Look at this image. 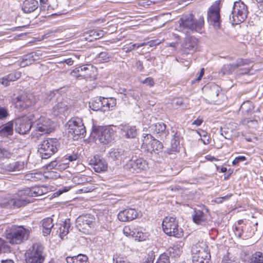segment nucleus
<instances>
[{"label": "nucleus", "mask_w": 263, "mask_h": 263, "mask_svg": "<svg viewBox=\"0 0 263 263\" xmlns=\"http://www.w3.org/2000/svg\"><path fill=\"white\" fill-rule=\"evenodd\" d=\"M44 192L40 187L32 188H26L18 191L16 196L10 199L8 201L9 205L12 206L13 208H17L26 205L30 202V198L31 197H36L42 195Z\"/></svg>", "instance_id": "1"}, {"label": "nucleus", "mask_w": 263, "mask_h": 263, "mask_svg": "<svg viewBox=\"0 0 263 263\" xmlns=\"http://www.w3.org/2000/svg\"><path fill=\"white\" fill-rule=\"evenodd\" d=\"M42 232L44 236L49 235L53 230V233L55 231L57 233H59L60 237L63 239L64 236L69 233V229L70 227V219H66L61 223L56 224L54 226L53 223V219L51 218L48 217L44 219L42 221Z\"/></svg>", "instance_id": "2"}, {"label": "nucleus", "mask_w": 263, "mask_h": 263, "mask_svg": "<svg viewBox=\"0 0 263 263\" xmlns=\"http://www.w3.org/2000/svg\"><path fill=\"white\" fill-rule=\"evenodd\" d=\"M204 25L203 17H200L198 20L194 18L192 14L181 17L179 20V28L181 31L188 33L189 31L199 32Z\"/></svg>", "instance_id": "3"}, {"label": "nucleus", "mask_w": 263, "mask_h": 263, "mask_svg": "<svg viewBox=\"0 0 263 263\" xmlns=\"http://www.w3.org/2000/svg\"><path fill=\"white\" fill-rule=\"evenodd\" d=\"M198 47V40L194 36H189L184 39V42L181 45V53L182 58H179L177 60L179 62L184 63V66H188L190 65V62L185 61H182L183 58H187L188 55H192L195 53Z\"/></svg>", "instance_id": "4"}, {"label": "nucleus", "mask_w": 263, "mask_h": 263, "mask_svg": "<svg viewBox=\"0 0 263 263\" xmlns=\"http://www.w3.org/2000/svg\"><path fill=\"white\" fill-rule=\"evenodd\" d=\"M27 263H43L45 258L44 248L40 243H34L25 253Z\"/></svg>", "instance_id": "5"}, {"label": "nucleus", "mask_w": 263, "mask_h": 263, "mask_svg": "<svg viewBox=\"0 0 263 263\" xmlns=\"http://www.w3.org/2000/svg\"><path fill=\"white\" fill-rule=\"evenodd\" d=\"M248 13L247 6L242 2H235L230 15V21L233 25L239 24L245 21Z\"/></svg>", "instance_id": "6"}, {"label": "nucleus", "mask_w": 263, "mask_h": 263, "mask_svg": "<svg viewBox=\"0 0 263 263\" xmlns=\"http://www.w3.org/2000/svg\"><path fill=\"white\" fill-rule=\"evenodd\" d=\"M6 237L12 245L21 243L27 239L28 233L22 226H12L6 231Z\"/></svg>", "instance_id": "7"}, {"label": "nucleus", "mask_w": 263, "mask_h": 263, "mask_svg": "<svg viewBox=\"0 0 263 263\" xmlns=\"http://www.w3.org/2000/svg\"><path fill=\"white\" fill-rule=\"evenodd\" d=\"M59 141L57 139L47 138L39 145L38 152L42 159H47L53 155L58 150Z\"/></svg>", "instance_id": "8"}, {"label": "nucleus", "mask_w": 263, "mask_h": 263, "mask_svg": "<svg viewBox=\"0 0 263 263\" xmlns=\"http://www.w3.org/2000/svg\"><path fill=\"white\" fill-rule=\"evenodd\" d=\"M67 131L69 136L74 140L84 137L86 134L85 127L81 119L77 118L71 119L67 123Z\"/></svg>", "instance_id": "9"}, {"label": "nucleus", "mask_w": 263, "mask_h": 263, "mask_svg": "<svg viewBox=\"0 0 263 263\" xmlns=\"http://www.w3.org/2000/svg\"><path fill=\"white\" fill-rule=\"evenodd\" d=\"M162 225L164 232L169 236L180 238L183 235L182 229L178 228V221L175 217H165Z\"/></svg>", "instance_id": "10"}, {"label": "nucleus", "mask_w": 263, "mask_h": 263, "mask_svg": "<svg viewBox=\"0 0 263 263\" xmlns=\"http://www.w3.org/2000/svg\"><path fill=\"white\" fill-rule=\"evenodd\" d=\"M95 220L94 216L90 214L80 215L76 219V227L80 231L88 232L89 229L94 227Z\"/></svg>", "instance_id": "11"}, {"label": "nucleus", "mask_w": 263, "mask_h": 263, "mask_svg": "<svg viewBox=\"0 0 263 263\" xmlns=\"http://www.w3.org/2000/svg\"><path fill=\"white\" fill-rule=\"evenodd\" d=\"M96 68L92 65H82L76 68L70 72V75L73 77L79 78H90L95 76Z\"/></svg>", "instance_id": "12"}, {"label": "nucleus", "mask_w": 263, "mask_h": 263, "mask_svg": "<svg viewBox=\"0 0 263 263\" xmlns=\"http://www.w3.org/2000/svg\"><path fill=\"white\" fill-rule=\"evenodd\" d=\"M124 167L130 173H137L145 171L148 168V163L141 158L132 159L126 163Z\"/></svg>", "instance_id": "13"}, {"label": "nucleus", "mask_w": 263, "mask_h": 263, "mask_svg": "<svg viewBox=\"0 0 263 263\" xmlns=\"http://www.w3.org/2000/svg\"><path fill=\"white\" fill-rule=\"evenodd\" d=\"M142 146L148 152L158 153L163 148V144L159 141L154 138L151 135H147L143 140Z\"/></svg>", "instance_id": "14"}, {"label": "nucleus", "mask_w": 263, "mask_h": 263, "mask_svg": "<svg viewBox=\"0 0 263 263\" xmlns=\"http://www.w3.org/2000/svg\"><path fill=\"white\" fill-rule=\"evenodd\" d=\"M97 135L100 142L106 144L114 139L115 131L110 127H99L97 129Z\"/></svg>", "instance_id": "15"}, {"label": "nucleus", "mask_w": 263, "mask_h": 263, "mask_svg": "<svg viewBox=\"0 0 263 263\" xmlns=\"http://www.w3.org/2000/svg\"><path fill=\"white\" fill-rule=\"evenodd\" d=\"M220 9L218 4L212 5L208 11V21L215 29L220 27Z\"/></svg>", "instance_id": "16"}, {"label": "nucleus", "mask_w": 263, "mask_h": 263, "mask_svg": "<svg viewBox=\"0 0 263 263\" xmlns=\"http://www.w3.org/2000/svg\"><path fill=\"white\" fill-rule=\"evenodd\" d=\"M192 252L193 263H209L211 256L210 253L205 249L196 246L192 249Z\"/></svg>", "instance_id": "17"}, {"label": "nucleus", "mask_w": 263, "mask_h": 263, "mask_svg": "<svg viewBox=\"0 0 263 263\" xmlns=\"http://www.w3.org/2000/svg\"><path fill=\"white\" fill-rule=\"evenodd\" d=\"M33 126L31 122L27 117H23L15 120V130L20 134H25Z\"/></svg>", "instance_id": "18"}, {"label": "nucleus", "mask_w": 263, "mask_h": 263, "mask_svg": "<svg viewBox=\"0 0 263 263\" xmlns=\"http://www.w3.org/2000/svg\"><path fill=\"white\" fill-rule=\"evenodd\" d=\"M35 124V130L42 133L48 134L53 130V123L50 119L44 117H41Z\"/></svg>", "instance_id": "19"}, {"label": "nucleus", "mask_w": 263, "mask_h": 263, "mask_svg": "<svg viewBox=\"0 0 263 263\" xmlns=\"http://www.w3.org/2000/svg\"><path fill=\"white\" fill-rule=\"evenodd\" d=\"M51 109V113L54 116L61 117L62 116H66L69 112L70 105L65 101H58Z\"/></svg>", "instance_id": "20"}, {"label": "nucleus", "mask_w": 263, "mask_h": 263, "mask_svg": "<svg viewBox=\"0 0 263 263\" xmlns=\"http://www.w3.org/2000/svg\"><path fill=\"white\" fill-rule=\"evenodd\" d=\"M138 216V213L135 209L129 208L121 211L118 214V219L123 222L132 221Z\"/></svg>", "instance_id": "21"}, {"label": "nucleus", "mask_w": 263, "mask_h": 263, "mask_svg": "<svg viewBox=\"0 0 263 263\" xmlns=\"http://www.w3.org/2000/svg\"><path fill=\"white\" fill-rule=\"evenodd\" d=\"M109 156L113 160H124L129 156V151L123 148H112L109 152Z\"/></svg>", "instance_id": "22"}, {"label": "nucleus", "mask_w": 263, "mask_h": 263, "mask_svg": "<svg viewBox=\"0 0 263 263\" xmlns=\"http://www.w3.org/2000/svg\"><path fill=\"white\" fill-rule=\"evenodd\" d=\"M15 107L20 111L29 107L31 105V101L26 95H21L13 99Z\"/></svg>", "instance_id": "23"}, {"label": "nucleus", "mask_w": 263, "mask_h": 263, "mask_svg": "<svg viewBox=\"0 0 263 263\" xmlns=\"http://www.w3.org/2000/svg\"><path fill=\"white\" fill-rule=\"evenodd\" d=\"M17 148L9 147L7 148L0 147V160L15 158L18 154Z\"/></svg>", "instance_id": "24"}, {"label": "nucleus", "mask_w": 263, "mask_h": 263, "mask_svg": "<svg viewBox=\"0 0 263 263\" xmlns=\"http://www.w3.org/2000/svg\"><path fill=\"white\" fill-rule=\"evenodd\" d=\"M22 75L20 71H15L0 78V84L7 87L10 85V83L18 79Z\"/></svg>", "instance_id": "25"}, {"label": "nucleus", "mask_w": 263, "mask_h": 263, "mask_svg": "<svg viewBox=\"0 0 263 263\" xmlns=\"http://www.w3.org/2000/svg\"><path fill=\"white\" fill-rule=\"evenodd\" d=\"M206 95L208 99L212 102L218 103V97L219 94V87L215 84L211 85L206 91Z\"/></svg>", "instance_id": "26"}, {"label": "nucleus", "mask_w": 263, "mask_h": 263, "mask_svg": "<svg viewBox=\"0 0 263 263\" xmlns=\"http://www.w3.org/2000/svg\"><path fill=\"white\" fill-rule=\"evenodd\" d=\"M193 221L197 224L204 226L206 222L207 216L200 210H195L192 215Z\"/></svg>", "instance_id": "27"}, {"label": "nucleus", "mask_w": 263, "mask_h": 263, "mask_svg": "<svg viewBox=\"0 0 263 263\" xmlns=\"http://www.w3.org/2000/svg\"><path fill=\"white\" fill-rule=\"evenodd\" d=\"M172 133H174V135L171 141V148L168 152L169 154L177 152L180 147V134L174 130H173Z\"/></svg>", "instance_id": "28"}, {"label": "nucleus", "mask_w": 263, "mask_h": 263, "mask_svg": "<svg viewBox=\"0 0 263 263\" xmlns=\"http://www.w3.org/2000/svg\"><path fill=\"white\" fill-rule=\"evenodd\" d=\"M120 129L124 133L125 137L126 138H135L137 135V129L135 126H130L129 125H121Z\"/></svg>", "instance_id": "29"}, {"label": "nucleus", "mask_w": 263, "mask_h": 263, "mask_svg": "<svg viewBox=\"0 0 263 263\" xmlns=\"http://www.w3.org/2000/svg\"><path fill=\"white\" fill-rule=\"evenodd\" d=\"M5 171L15 172L23 170L24 168V162L23 161H16L6 164L4 166Z\"/></svg>", "instance_id": "30"}, {"label": "nucleus", "mask_w": 263, "mask_h": 263, "mask_svg": "<svg viewBox=\"0 0 263 263\" xmlns=\"http://www.w3.org/2000/svg\"><path fill=\"white\" fill-rule=\"evenodd\" d=\"M38 7V2L36 0H25L23 3L22 10L25 13H31Z\"/></svg>", "instance_id": "31"}, {"label": "nucleus", "mask_w": 263, "mask_h": 263, "mask_svg": "<svg viewBox=\"0 0 263 263\" xmlns=\"http://www.w3.org/2000/svg\"><path fill=\"white\" fill-rule=\"evenodd\" d=\"M101 100L102 109L103 111L112 110L117 104L116 99L112 97L109 98H101Z\"/></svg>", "instance_id": "32"}, {"label": "nucleus", "mask_w": 263, "mask_h": 263, "mask_svg": "<svg viewBox=\"0 0 263 263\" xmlns=\"http://www.w3.org/2000/svg\"><path fill=\"white\" fill-rule=\"evenodd\" d=\"M149 128L154 133L163 134H164L165 136H167L168 134V132L166 130V125L162 122L153 124L149 127Z\"/></svg>", "instance_id": "33"}, {"label": "nucleus", "mask_w": 263, "mask_h": 263, "mask_svg": "<svg viewBox=\"0 0 263 263\" xmlns=\"http://www.w3.org/2000/svg\"><path fill=\"white\" fill-rule=\"evenodd\" d=\"M65 260L67 263H86L88 257L85 255L79 254L76 256H67Z\"/></svg>", "instance_id": "34"}, {"label": "nucleus", "mask_w": 263, "mask_h": 263, "mask_svg": "<svg viewBox=\"0 0 263 263\" xmlns=\"http://www.w3.org/2000/svg\"><path fill=\"white\" fill-rule=\"evenodd\" d=\"M13 133V123L12 121L7 122L0 130V136L7 137L12 136Z\"/></svg>", "instance_id": "35"}, {"label": "nucleus", "mask_w": 263, "mask_h": 263, "mask_svg": "<svg viewBox=\"0 0 263 263\" xmlns=\"http://www.w3.org/2000/svg\"><path fill=\"white\" fill-rule=\"evenodd\" d=\"M254 106L251 102L246 101L244 102L240 107V111L244 116H248L253 112Z\"/></svg>", "instance_id": "36"}, {"label": "nucleus", "mask_w": 263, "mask_h": 263, "mask_svg": "<svg viewBox=\"0 0 263 263\" xmlns=\"http://www.w3.org/2000/svg\"><path fill=\"white\" fill-rule=\"evenodd\" d=\"M92 164L93 169L96 172L100 173L104 172L107 170V165L104 160H97L95 159V160Z\"/></svg>", "instance_id": "37"}, {"label": "nucleus", "mask_w": 263, "mask_h": 263, "mask_svg": "<svg viewBox=\"0 0 263 263\" xmlns=\"http://www.w3.org/2000/svg\"><path fill=\"white\" fill-rule=\"evenodd\" d=\"M35 61L33 53H29L24 57L20 65L21 67H25L31 65Z\"/></svg>", "instance_id": "38"}, {"label": "nucleus", "mask_w": 263, "mask_h": 263, "mask_svg": "<svg viewBox=\"0 0 263 263\" xmlns=\"http://www.w3.org/2000/svg\"><path fill=\"white\" fill-rule=\"evenodd\" d=\"M61 96L59 93H55L53 91H50L48 93H46L43 99L44 104H46L50 102L60 100Z\"/></svg>", "instance_id": "39"}, {"label": "nucleus", "mask_w": 263, "mask_h": 263, "mask_svg": "<svg viewBox=\"0 0 263 263\" xmlns=\"http://www.w3.org/2000/svg\"><path fill=\"white\" fill-rule=\"evenodd\" d=\"M67 167V163H61L57 159L50 162L45 166V168L47 170H51L54 168L65 169Z\"/></svg>", "instance_id": "40"}, {"label": "nucleus", "mask_w": 263, "mask_h": 263, "mask_svg": "<svg viewBox=\"0 0 263 263\" xmlns=\"http://www.w3.org/2000/svg\"><path fill=\"white\" fill-rule=\"evenodd\" d=\"M24 178L26 180L35 182L43 178V174L40 172L30 173L26 174Z\"/></svg>", "instance_id": "41"}, {"label": "nucleus", "mask_w": 263, "mask_h": 263, "mask_svg": "<svg viewBox=\"0 0 263 263\" xmlns=\"http://www.w3.org/2000/svg\"><path fill=\"white\" fill-rule=\"evenodd\" d=\"M101 99V97H100L99 98H96V99L89 102V108L94 111H98L99 110H101L102 111V107Z\"/></svg>", "instance_id": "42"}, {"label": "nucleus", "mask_w": 263, "mask_h": 263, "mask_svg": "<svg viewBox=\"0 0 263 263\" xmlns=\"http://www.w3.org/2000/svg\"><path fill=\"white\" fill-rule=\"evenodd\" d=\"M249 263H263V255L260 252H257L249 258Z\"/></svg>", "instance_id": "43"}, {"label": "nucleus", "mask_w": 263, "mask_h": 263, "mask_svg": "<svg viewBox=\"0 0 263 263\" xmlns=\"http://www.w3.org/2000/svg\"><path fill=\"white\" fill-rule=\"evenodd\" d=\"M235 70V68L233 64H225L221 69L220 73L222 76L230 74Z\"/></svg>", "instance_id": "44"}, {"label": "nucleus", "mask_w": 263, "mask_h": 263, "mask_svg": "<svg viewBox=\"0 0 263 263\" xmlns=\"http://www.w3.org/2000/svg\"><path fill=\"white\" fill-rule=\"evenodd\" d=\"M146 43H142L141 44H132L130 43L128 45L124 46L123 50L126 52H128L136 49H138L140 47L145 46Z\"/></svg>", "instance_id": "45"}, {"label": "nucleus", "mask_w": 263, "mask_h": 263, "mask_svg": "<svg viewBox=\"0 0 263 263\" xmlns=\"http://www.w3.org/2000/svg\"><path fill=\"white\" fill-rule=\"evenodd\" d=\"M96 32V30H91L85 33V39L89 41L92 42L94 40H97V37Z\"/></svg>", "instance_id": "46"}, {"label": "nucleus", "mask_w": 263, "mask_h": 263, "mask_svg": "<svg viewBox=\"0 0 263 263\" xmlns=\"http://www.w3.org/2000/svg\"><path fill=\"white\" fill-rule=\"evenodd\" d=\"M252 61L251 60L246 59H237L236 63H233V65L235 68V69L238 68V67L249 65L250 63H251Z\"/></svg>", "instance_id": "47"}, {"label": "nucleus", "mask_w": 263, "mask_h": 263, "mask_svg": "<svg viewBox=\"0 0 263 263\" xmlns=\"http://www.w3.org/2000/svg\"><path fill=\"white\" fill-rule=\"evenodd\" d=\"M110 55L107 52H100L97 57V60L101 62H107L109 61Z\"/></svg>", "instance_id": "48"}, {"label": "nucleus", "mask_w": 263, "mask_h": 263, "mask_svg": "<svg viewBox=\"0 0 263 263\" xmlns=\"http://www.w3.org/2000/svg\"><path fill=\"white\" fill-rule=\"evenodd\" d=\"M156 263H170L168 254L166 253L161 254Z\"/></svg>", "instance_id": "49"}, {"label": "nucleus", "mask_w": 263, "mask_h": 263, "mask_svg": "<svg viewBox=\"0 0 263 263\" xmlns=\"http://www.w3.org/2000/svg\"><path fill=\"white\" fill-rule=\"evenodd\" d=\"M9 116L8 109L0 106V120L6 119Z\"/></svg>", "instance_id": "50"}, {"label": "nucleus", "mask_w": 263, "mask_h": 263, "mask_svg": "<svg viewBox=\"0 0 263 263\" xmlns=\"http://www.w3.org/2000/svg\"><path fill=\"white\" fill-rule=\"evenodd\" d=\"M113 262L114 263H130L126 258L117 255L113 257Z\"/></svg>", "instance_id": "51"}, {"label": "nucleus", "mask_w": 263, "mask_h": 263, "mask_svg": "<svg viewBox=\"0 0 263 263\" xmlns=\"http://www.w3.org/2000/svg\"><path fill=\"white\" fill-rule=\"evenodd\" d=\"M139 241H144L147 238V235L146 233L138 231L137 233L134 235Z\"/></svg>", "instance_id": "52"}, {"label": "nucleus", "mask_w": 263, "mask_h": 263, "mask_svg": "<svg viewBox=\"0 0 263 263\" xmlns=\"http://www.w3.org/2000/svg\"><path fill=\"white\" fill-rule=\"evenodd\" d=\"M246 157L244 156H239L236 157L232 161V165L234 166L237 165L239 162L244 161L246 160Z\"/></svg>", "instance_id": "53"}, {"label": "nucleus", "mask_w": 263, "mask_h": 263, "mask_svg": "<svg viewBox=\"0 0 263 263\" xmlns=\"http://www.w3.org/2000/svg\"><path fill=\"white\" fill-rule=\"evenodd\" d=\"M142 83L146 84L149 87H153L155 85L154 79L152 77H147L142 81Z\"/></svg>", "instance_id": "54"}, {"label": "nucleus", "mask_w": 263, "mask_h": 263, "mask_svg": "<svg viewBox=\"0 0 263 263\" xmlns=\"http://www.w3.org/2000/svg\"><path fill=\"white\" fill-rule=\"evenodd\" d=\"M10 247L6 243V242L2 238H0V252L4 250V251H7L9 249Z\"/></svg>", "instance_id": "55"}, {"label": "nucleus", "mask_w": 263, "mask_h": 263, "mask_svg": "<svg viewBox=\"0 0 263 263\" xmlns=\"http://www.w3.org/2000/svg\"><path fill=\"white\" fill-rule=\"evenodd\" d=\"M232 196V194H230L221 197L217 198L215 201L217 203H222L224 200H229Z\"/></svg>", "instance_id": "56"}, {"label": "nucleus", "mask_w": 263, "mask_h": 263, "mask_svg": "<svg viewBox=\"0 0 263 263\" xmlns=\"http://www.w3.org/2000/svg\"><path fill=\"white\" fill-rule=\"evenodd\" d=\"M66 159L68 160L69 161L72 162L73 161H76L79 158V156L78 154L73 153L72 155H66Z\"/></svg>", "instance_id": "57"}, {"label": "nucleus", "mask_w": 263, "mask_h": 263, "mask_svg": "<svg viewBox=\"0 0 263 263\" xmlns=\"http://www.w3.org/2000/svg\"><path fill=\"white\" fill-rule=\"evenodd\" d=\"M119 93L120 94H123L125 97H126L127 96H132V94L131 93V91L129 90H127L125 88H120L119 89Z\"/></svg>", "instance_id": "58"}, {"label": "nucleus", "mask_w": 263, "mask_h": 263, "mask_svg": "<svg viewBox=\"0 0 263 263\" xmlns=\"http://www.w3.org/2000/svg\"><path fill=\"white\" fill-rule=\"evenodd\" d=\"M245 237L248 238L251 237L254 234V230H252V228L251 227H249L247 228V232Z\"/></svg>", "instance_id": "59"}, {"label": "nucleus", "mask_w": 263, "mask_h": 263, "mask_svg": "<svg viewBox=\"0 0 263 263\" xmlns=\"http://www.w3.org/2000/svg\"><path fill=\"white\" fill-rule=\"evenodd\" d=\"M70 187L69 186H64L62 187L61 189H60L55 194H57V195H60L63 193L68 192L70 190Z\"/></svg>", "instance_id": "60"}, {"label": "nucleus", "mask_w": 263, "mask_h": 263, "mask_svg": "<svg viewBox=\"0 0 263 263\" xmlns=\"http://www.w3.org/2000/svg\"><path fill=\"white\" fill-rule=\"evenodd\" d=\"M65 63L66 64H67L69 66H71L73 65V60L72 59V58H68L67 59L64 60L63 61H61L59 62V63Z\"/></svg>", "instance_id": "61"}, {"label": "nucleus", "mask_w": 263, "mask_h": 263, "mask_svg": "<svg viewBox=\"0 0 263 263\" xmlns=\"http://www.w3.org/2000/svg\"><path fill=\"white\" fill-rule=\"evenodd\" d=\"M130 230L129 227H125L123 229V233L124 234L126 235V236H134V235H135V232H134L133 234H132V233L129 232Z\"/></svg>", "instance_id": "62"}, {"label": "nucleus", "mask_w": 263, "mask_h": 263, "mask_svg": "<svg viewBox=\"0 0 263 263\" xmlns=\"http://www.w3.org/2000/svg\"><path fill=\"white\" fill-rule=\"evenodd\" d=\"M136 67H137V69L139 70L140 71H142L143 70V66L142 62L140 61H138L136 63Z\"/></svg>", "instance_id": "63"}, {"label": "nucleus", "mask_w": 263, "mask_h": 263, "mask_svg": "<svg viewBox=\"0 0 263 263\" xmlns=\"http://www.w3.org/2000/svg\"><path fill=\"white\" fill-rule=\"evenodd\" d=\"M96 31L97 32H96V34L97 36H98L97 39H99L104 35V32L102 30H96Z\"/></svg>", "instance_id": "64"}]
</instances>
